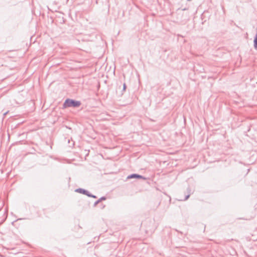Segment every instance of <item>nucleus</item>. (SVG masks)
Instances as JSON below:
<instances>
[{"instance_id": "4", "label": "nucleus", "mask_w": 257, "mask_h": 257, "mask_svg": "<svg viewBox=\"0 0 257 257\" xmlns=\"http://www.w3.org/2000/svg\"><path fill=\"white\" fill-rule=\"evenodd\" d=\"M75 192L85 195L86 196L87 195V194H88V192H89L88 191H87L84 189L81 188H79L75 189Z\"/></svg>"}, {"instance_id": "11", "label": "nucleus", "mask_w": 257, "mask_h": 257, "mask_svg": "<svg viewBox=\"0 0 257 257\" xmlns=\"http://www.w3.org/2000/svg\"><path fill=\"white\" fill-rule=\"evenodd\" d=\"M187 190L189 191V193H190V192L191 191L190 189L189 188H188Z\"/></svg>"}, {"instance_id": "3", "label": "nucleus", "mask_w": 257, "mask_h": 257, "mask_svg": "<svg viewBox=\"0 0 257 257\" xmlns=\"http://www.w3.org/2000/svg\"><path fill=\"white\" fill-rule=\"evenodd\" d=\"M126 179H143L144 180H146L147 179V178H146L141 175L138 174H132L128 175Z\"/></svg>"}, {"instance_id": "2", "label": "nucleus", "mask_w": 257, "mask_h": 257, "mask_svg": "<svg viewBox=\"0 0 257 257\" xmlns=\"http://www.w3.org/2000/svg\"><path fill=\"white\" fill-rule=\"evenodd\" d=\"M146 233H153L156 229L157 226L155 224L154 220H147L144 223Z\"/></svg>"}, {"instance_id": "6", "label": "nucleus", "mask_w": 257, "mask_h": 257, "mask_svg": "<svg viewBox=\"0 0 257 257\" xmlns=\"http://www.w3.org/2000/svg\"><path fill=\"white\" fill-rule=\"evenodd\" d=\"M59 18L60 19L59 23L60 24H64L66 22V19H65L63 17H59Z\"/></svg>"}, {"instance_id": "9", "label": "nucleus", "mask_w": 257, "mask_h": 257, "mask_svg": "<svg viewBox=\"0 0 257 257\" xmlns=\"http://www.w3.org/2000/svg\"><path fill=\"white\" fill-rule=\"evenodd\" d=\"M190 196V193H189L188 195H186L184 200H187L189 198Z\"/></svg>"}, {"instance_id": "1", "label": "nucleus", "mask_w": 257, "mask_h": 257, "mask_svg": "<svg viewBox=\"0 0 257 257\" xmlns=\"http://www.w3.org/2000/svg\"><path fill=\"white\" fill-rule=\"evenodd\" d=\"M81 104V102L80 101L71 98H67L63 104L62 108L63 109L68 107L77 108L79 107Z\"/></svg>"}, {"instance_id": "8", "label": "nucleus", "mask_w": 257, "mask_h": 257, "mask_svg": "<svg viewBox=\"0 0 257 257\" xmlns=\"http://www.w3.org/2000/svg\"><path fill=\"white\" fill-rule=\"evenodd\" d=\"M126 88V85L125 83H124L123 84L122 91H125Z\"/></svg>"}, {"instance_id": "7", "label": "nucleus", "mask_w": 257, "mask_h": 257, "mask_svg": "<svg viewBox=\"0 0 257 257\" xmlns=\"http://www.w3.org/2000/svg\"><path fill=\"white\" fill-rule=\"evenodd\" d=\"M87 196L89 197H92L93 198H97V197L95 195H94L91 194L89 192H88V194H87Z\"/></svg>"}, {"instance_id": "5", "label": "nucleus", "mask_w": 257, "mask_h": 257, "mask_svg": "<svg viewBox=\"0 0 257 257\" xmlns=\"http://www.w3.org/2000/svg\"><path fill=\"white\" fill-rule=\"evenodd\" d=\"M106 199V198L105 196H102V197H100L99 199H98L97 201H96L94 202V203L93 204V206L95 207L101 201H102L103 200H105Z\"/></svg>"}, {"instance_id": "10", "label": "nucleus", "mask_w": 257, "mask_h": 257, "mask_svg": "<svg viewBox=\"0 0 257 257\" xmlns=\"http://www.w3.org/2000/svg\"><path fill=\"white\" fill-rule=\"evenodd\" d=\"M188 10V8H183L182 9V11H186V10Z\"/></svg>"}]
</instances>
